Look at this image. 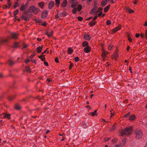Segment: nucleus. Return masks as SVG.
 Returning a JSON list of instances; mask_svg holds the SVG:
<instances>
[{"mask_svg":"<svg viewBox=\"0 0 147 147\" xmlns=\"http://www.w3.org/2000/svg\"><path fill=\"white\" fill-rule=\"evenodd\" d=\"M3 117L4 118H7L9 119H10V115L9 114L5 113L4 114Z\"/></svg>","mask_w":147,"mask_h":147,"instance_id":"obj_18","label":"nucleus"},{"mask_svg":"<svg viewBox=\"0 0 147 147\" xmlns=\"http://www.w3.org/2000/svg\"><path fill=\"white\" fill-rule=\"evenodd\" d=\"M129 49H130V47L129 46H128L127 47V51H128L129 50Z\"/></svg>","mask_w":147,"mask_h":147,"instance_id":"obj_63","label":"nucleus"},{"mask_svg":"<svg viewBox=\"0 0 147 147\" xmlns=\"http://www.w3.org/2000/svg\"><path fill=\"white\" fill-rule=\"evenodd\" d=\"M48 12L47 10H44L42 13L41 14V17L42 18H46L47 16Z\"/></svg>","mask_w":147,"mask_h":147,"instance_id":"obj_5","label":"nucleus"},{"mask_svg":"<svg viewBox=\"0 0 147 147\" xmlns=\"http://www.w3.org/2000/svg\"><path fill=\"white\" fill-rule=\"evenodd\" d=\"M102 57H106L107 56V55L109 54V52L103 49H102Z\"/></svg>","mask_w":147,"mask_h":147,"instance_id":"obj_8","label":"nucleus"},{"mask_svg":"<svg viewBox=\"0 0 147 147\" xmlns=\"http://www.w3.org/2000/svg\"><path fill=\"white\" fill-rule=\"evenodd\" d=\"M135 118V116L133 115H131L130 117L129 118V119L130 120L132 121Z\"/></svg>","mask_w":147,"mask_h":147,"instance_id":"obj_31","label":"nucleus"},{"mask_svg":"<svg viewBox=\"0 0 147 147\" xmlns=\"http://www.w3.org/2000/svg\"><path fill=\"white\" fill-rule=\"evenodd\" d=\"M15 108L17 110H19L21 109L20 106L18 104H16L15 105Z\"/></svg>","mask_w":147,"mask_h":147,"instance_id":"obj_35","label":"nucleus"},{"mask_svg":"<svg viewBox=\"0 0 147 147\" xmlns=\"http://www.w3.org/2000/svg\"><path fill=\"white\" fill-rule=\"evenodd\" d=\"M11 36L13 38H16L18 37V35L16 33H13L12 34Z\"/></svg>","mask_w":147,"mask_h":147,"instance_id":"obj_32","label":"nucleus"},{"mask_svg":"<svg viewBox=\"0 0 147 147\" xmlns=\"http://www.w3.org/2000/svg\"><path fill=\"white\" fill-rule=\"evenodd\" d=\"M130 113H129L127 114H126L124 116V118H126L127 117V116L129 115Z\"/></svg>","mask_w":147,"mask_h":147,"instance_id":"obj_48","label":"nucleus"},{"mask_svg":"<svg viewBox=\"0 0 147 147\" xmlns=\"http://www.w3.org/2000/svg\"><path fill=\"white\" fill-rule=\"evenodd\" d=\"M55 61L56 63H58L59 62L58 59L57 58H55Z\"/></svg>","mask_w":147,"mask_h":147,"instance_id":"obj_54","label":"nucleus"},{"mask_svg":"<svg viewBox=\"0 0 147 147\" xmlns=\"http://www.w3.org/2000/svg\"><path fill=\"white\" fill-rule=\"evenodd\" d=\"M97 16H96L93 18L92 20L95 21L97 19Z\"/></svg>","mask_w":147,"mask_h":147,"instance_id":"obj_51","label":"nucleus"},{"mask_svg":"<svg viewBox=\"0 0 147 147\" xmlns=\"http://www.w3.org/2000/svg\"><path fill=\"white\" fill-rule=\"evenodd\" d=\"M91 47L90 46H87L84 49V51L86 53H90L91 51Z\"/></svg>","mask_w":147,"mask_h":147,"instance_id":"obj_6","label":"nucleus"},{"mask_svg":"<svg viewBox=\"0 0 147 147\" xmlns=\"http://www.w3.org/2000/svg\"><path fill=\"white\" fill-rule=\"evenodd\" d=\"M84 39L87 40H90L91 38L90 35L87 34H84Z\"/></svg>","mask_w":147,"mask_h":147,"instance_id":"obj_9","label":"nucleus"},{"mask_svg":"<svg viewBox=\"0 0 147 147\" xmlns=\"http://www.w3.org/2000/svg\"><path fill=\"white\" fill-rule=\"evenodd\" d=\"M56 4L59 5L60 3V0H55Z\"/></svg>","mask_w":147,"mask_h":147,"instance_id":"obj_45","label":"nucleus"},{"mask_svg":"<svg viewBox=\"0 0 147 147\" xmlns=\"http://www.w3.org/2000/svg\"><path fill=\"white\" fill-rule=\"evenodd\" d=\"M27 45H24L23 47V48H27Z\"/></svg>","mask_w":147,"mask_h":147,"instance_id":"obj_61","label":"nucleus"},{"mask_svg":"<svg viewBox=\"0 0 147 147\" xmlns=\"http://www.w3.org/2000/svg\"><path fill=\"white\" fill-rule=\"evenodd\" d=\"M131 35L129 34L127 35L128 39L130 42H132V39L131 38Z\"/></svg>","mask_w":147,"mask_h":147,"instance_id":"obj_26","label":"nucleus"},{"mask_svg":"<svg viewBox=\"0 0 147 147\" xmlns=\"http://www.w3.org/2000/svg\"><path fill=\"white\" fill-rule=\"evenodd\" d=\"M134 133L135 137L138 139L141 138L143 135L142 131L139 129L134 130Z\"/></svg>","mask_w":147,"mask_h":147,"instance_id":"obj_2","label":"nucleus"},{"mask_svg":"<svg viewBox=\"0 0 147 147\" xmlns=\"http://www.w3.org/2000/svg\"><path fill=\"white\" fill-rule=\"evenodd\" d=\"M19 12V10L18 9H16L14 12V14L15 16L17 15Z\"/></svg>","mask_w":147,"mask_h":147,"instance_id":"obj_40","label":"nucleus"},{"mask_svg":"<svg viewBox=\"0 0 147 147\" xmlns=\"http://www.w3.org/2000/svg\"><path fill=\"white\" fill-rule=\"evenodd\" d=\"M19 47V46L18 43L17 42L15 43L13 45V47L14 48H17V47Z\"/></svg>","mask_w":147,"mask_h":147,"instance_id":"obj_39","label":"nucleus"},{"mask_svg":"<svg viewBox=\"0 0 147 147\" xmlns=\"http://www.w3.org/2000/svg\"><path fill=\"white\" fill-rule=\"evenodd\" d=\"M25 69L28 72H31V70L29 67H26Z\"/></svg>","mask_w":147,"mask_h":147,"instance_id":"obj_38","label":"nucleus"},{"mask_svg":"<svg viewBox=\"0 0 147 147\" xmlns=\"http://www.w3.org/2000/svg\"><path fill=\"white\" fill-rule=\"evenodd\" d=\"M76 0H70V3H74L75 2H76Z\"/></svg>","mask_w":147,"mask_h":147,"instance_id":"obj_49","label":"nucleus"},{"mask_svg":"<svg viewBox=\"0 0 147 147\" xmlns=\"http://www.w3.org/2000/svg\"><path fill=\"white\" fill-rule=\"evenodd\" d=\"M42 26H45L47 25V23L45 22H44L41 24Z\"/></svg>","mask_w":147,"mask_h":147,"instance_id":"obj_50","label":"nucleus"},{"mask_svg":"<svg viewBox=\"0 0 147 147\" xmlns=\"http://www.w3.org/2000/svg\"><path fill=\"white\" fill-rule=\"evenodd\" d=\"M108 1L107 0H103L101 2L102 5L103 6H104L106 4Z\"/></svg>","mask_w":147,"mask_h":147,"instance_id":"obj_24","label":"nucleus"},{"mask_svg":"<svg viewBox=\"0 0 147 147\" xmlns=\"http://www.w3.org/2000/svg\"><path fill=\"white\" fill-rule=\"evenodd\" d=\"M144 25V26H147V21H146L145 22Z\"/></svg>","mask_w":147,"mask_h":147,"instance_id":"obj_62","label":"nucleus"},{"mask_svg":"<svg viewBox=\"0 0 147 147\" xmlns=\"http://www.w3.org/2000/svg\"><path fill=\"white\" fill-rule=\"evenodd\" d=\"M70 64L69 65V69H71L72 68V67L73 66V64L72 63H71V62H70Z\"/></svg>","mask_w":147,"mask_h":147,"instance_id":"obj_43","label":"nucleus"},{"mask_svg":"<svg viewBox=\"0 0 147 147\" xmlns=\"http://www.w3.org/2000/svg\"><path fill=\"white\" fill-rule=\"evenodd\" d=\"M21 18L22 19L26 21L28 20V17L26 16L23 15L21 17Z\"/></svg>","mask_w":147,"mask_h":147,"instance_id":"obj_21","label":"nucleus"},{"mask_svg":"<svg viewBox=\"0 0 147 147\" xmlns=\"http://www.w3.org/2000/svg\"><path fill=\"white\" fill-rule=\"evenodd\" d=\"M53 34V32L52 31H49L47 32L46 34L47 35L48 37L50 38L52 36Z\"/></svg>","mask_w":147,"mask_h":147,"instance_id":"obj_11","label":"nucleus"},{"mask_svg":"<svg viewBox=\"0 0 147 147\" xmlns=\"http://www.w3.org/2000/svg\"><path fill=\"white\" fill-rule=\"evenodd\" d=\"M30 61L29 59H27L25 61V62H26V63H27L29 62H30Z\"/></svg>","mask_w":147,"mask_h":147,"instance_id":"obj_58","label":"nucleus"},{"mask_svg":"<svg viewBox=\"0 0 147 147\" xmlns=\"http://www.w3.org/2000/svg\"><path fill=\"white\" fill-rule=\"evenodd\" d=\"M88 125V122H83V124L82 125V127L84 128H86Z\"/></svg>","mask_w":147,"mask_h":147,"instance_id":"obj_19","label":"nucleus"},{"mask_svg":"<svg viewBox=\"0 0 147 147\" xmlns=\"http://www.w3.org/2000/svg\"><path fill=\"white\" fill-rule=\"evenodd\" d=\"M140 36L142 38H143L144 36V34H143V33H142L141 35H140Z\"/></svg>","mask_w":147,"mask_h":147,"instance_id":"obj_60","label":"nucleus"},{"mask_svg":"<svg viewBox=\"0 0 147 147\" xmlns=\"http://www.w3.org/2000/svg\"><path fill=\"white\" fill-rule=\"evenodd\" d=\"M38 5L40 8L42 9H43L44 8L43 6L45 5V3L44 2H41L39 3Z\"/></svg>","mask_w":147,"mask_h":147,"instance_id":"obj_16","label":"nucleus"},{"mask_svg":"<svg viewBox=\"0 0 147 147\" xmlns=\"http://www.w3.org/2000/svg\"><path fill=\"white\" fill-rule=\"evenodd\" d=\"M113 46L112 45H110L108 47L109 50H110L112 49Z\"/></svg>","mask_w":147,"mask_h":147,"instance_id":"obj_37","label":"nucleus"},{"mask_svg":"<svg viewBox=\"0 0 147 147\" xmlns=\"http://www.w3.org/2000/svg\"><path fill=\"white\" fill-rule=\"evenodd\" d=\"M77 19L79 21H82L83 19L80 16L78 17L77 18Z\"/></svg>","mask_w":147,"mask_h":147,"instance_id":"obj_47","label":"nucleus"},{"mask_svg":"<svg viewBox=\"0 0 147 147\" xmlns=\"http://www.w3.org/2000/svg\"><path fill=\"white\" fill-rule=\"evenodd\" d=\"M111 21L109 20H108L106 22V24L107 25H109L111 24Z\"/></svg>","mask_w":147,"mask_h":147,"instance_id":"obj_44","label":"nucleus"},{"mask_svg":"<svg viewBox=\"0 0 147 147\" xmlns=\"http://www.w3.org/2000/svg\"><path fill=\"white\" fill-rule=\"evenodd\" d=\"M44 64L47 66H48L49 65L47 61H45L44 62Z\"/></svg>","mask_w":147,"mask_h":147,"instance_id":"obj_55","label":"nucleus"},{"mask_svg":"<svg viewBox=\"0 0 147 147\" xmlns=\"http://www.w3.org/2000/svg\"><path fill=\"white\" fill-rule=\"evenodd\" d=\"M118 57V55L117 52H115L112 55V58L113 59L116 60Z\"/></svg>","mask_w":147,"mask_h":147,"instance_id":"obj_7","label":"nucleus"},{"mask_svg":"<svg viewBox=\"0 0 147 147\" xmlns=\"http://www.w3.org/2000/svg\"><path fill=\"white\" fill-rule=\"evenodd\" d=\"M46 51H47V50H45L43 52H42V55H43V54H45V53L46 52Z\"/></svg>","mask_w":147,"mask_h":147,"instance_id":"obj_64","label":"nucleus"},{"mask_svg":"<svg viewBox=\"0 0 147 147\" xmlns=\"http://www.w3.org/2000/svg\"><path fill=\"white\" fill-rule=\"evenodd\" d=\"M97 7H95L93 8L90 11V13L91 14H93L96 12L97 11Z\"/></svg>","mask_w":147,"mask_h":147,"instance_id":"obj_14","label":"nucleus"},{"mask_svg":"<svg viewBox=\"0 0 147 147\" xmlns=\"http://www.w3.org/2000/svg\"><path fill=\"white\" fill-rule=\"evenodd\" d=\"M43 46H39L37 48V52L38 53H40L42 49Z\"/></svg>","mask_w":147,"mask_h":147,"instance_id":"obj_17","label":"nucleus"},{"mask_svg":"<svg viewBox=\"0 0 147 147\" xmlns=\"http://www.w3.org/2000/svg\"><path fill=\"white\" fill-rule=\"evenodd\" d=\"M121 28V25H119L118 26L116 27L115 28L112 29L111 30V34H113L116 32L117 31L119 30Z\"/></svg>","mask_w":147,"mask_h":147,"instance_id":"obj_4","label":"nucleus"},{"mask_svg":"<svg viewBox=\"0 0 147 147\" xmlns=\"http://www.w3.org/2000/svg\"><path fill=\"white\" fill-rule=\"evenodd\" d=\"M102 12H101L100 13H99L98 14V17H100V16H101L102 15Z\"/></svg>","mask_w":147,"mask_h":147,"instance_id":"obj_53","label":"nucleus"},{"mask_svg":"<svg viewBox=\"0 0 147 147\" xmlns=\"http://www.w3.org/2000/svg\"><path fill=\"white\" fill-rule=\"evenodd\" d=\"M82 6L81 5H78L77 6V9L78 11H80L82 9Z\"/></svg>","mask_w":147,"mask_h":147,"instance_id":"obj_33","label":"nucleus"},{"mask_svg":"<svg viewBox=\"0 0 147 147\" xmlns=\"http://www.w3.org/2000/svg\"><path fill=\"white\" fill-rule=\"evenodd\" d=\"M54 3L53 1L50 2L49 4V9H51L54 6Z\"/></svg>","mask_w":147,"mask_h":147,"instance_id":"obj_12","label":"nucleus"},{"mask_svg":"<svg viewBox=\"0 0 147 147\" xmlns=\"http://www.w3.org/2000/svg\"><path fill=\"white\" fill-rule=\"evenodd\" d=\"M88 43L87 42L84 41L82 42V46L83 47H87V46H88Z\"/></svg>","mask_w":147,"mask_h":147,"instance_id":"obj_13","label":"nucleus"},{"mask_svg":"<svg viewBox=\"0 0 147 147\" xmlns=\"http://www.w3.org/2000/svg\"><path fill=\"white\" fill-rule=\"evenodd\" d=\"M31 61L32 62L34 63H36V60H35V59H34L31 60Z\"/></svg>","mask_w":147,"mask_h":147,"instance_id":"obj_52","label":"nucleus"},{"mask_svg":"<svg viewBox=\"0 0 147 147\" xmlns=\"http://www.w3.org/2000/svg\"><path fill=\"white\" fill-rule=\"evenodd\" d=\"M26 8V6L24 5H21L20 8V10L21 11H23Z\"/></svg>","mask_w":147,"mask_h":147,"instance_id":"obj_29","label":"nucleus"},{"mask_svg":"<svg viewBox=\"0 0 147 147\" xmlns=\"http://www.w3.org/2000/svg\"><path fill=\"white\" fill-rule=\"evenodd\" d=\"M78 3L77 2H75L74 3H71V7L73 8L76 7H75L77 5Z\"/></svg>","mask_w":147,"mask_h":147,"instance_id":"obj_28","label":"nucleus"},{"mask_svg":"<svg viewBox=\"0 0 147 147\" xmlns=\"http://www.w3.org/2000/svg\"><path fill=\"white\" fill-rule=\"evenodd\" d=\"M9 63L10 65H12L14 63V61L11 60H9Z\"/></svg>","mask_w":147,"mask_h":147,"instance_id":"obj_46","label":"nucleus"},{"mask_svg":"<svg viewBox=\"0 0 147 147\" xmlns=\"http://www.w3.org/2000/svg\"><path fill=\"white\" fill-rule=\"evenodd\" d=\"M38 58L40 59L42 61H44L45 60V55H41L38 56Z\"/></svg>","mask_w":147,"mask_h":147,"instance_id":"obj_20","label":"nucleus"},{"mask_svg":"<svg viewBox=\"0 0 147 147\" xmlns=\"http://www.w3.org/2000/svg\"><path fill=\"white\" fill-rule=\"evenodd\" d=\"M96 24V21L92 20L89 23V25L90 26H92L95 25Z\"/></svg>","mask_w":147,"mask_h":147,"instance_id":"obj_10","label":"nucleus"},{"mask_svg":"<svg viewBox=\"0 0 147 147\" xmlns=\"http://www.w3.org/2000/svg\"><path fill=\"white\" fill-rule=\"evenodd\" d=\"M79 60V58L78 57H76L74 58V60L76 62H78Z\"/></svg>","mask_w":147,"mask_h":147,"instance_id":"obj_41","label":"nucleus"},{"mask_svg":"<svg viewBox=\"0 0 147 147\" xmlns=\"http://www.w3.org/2000/svg\"><path fill=\"white\" fill-rule=\"evenodd\" d=\"M126 11L129 13H131L134 12V10L130 9L129 7H127L126 8Z\"/></svg>","mask_w":147,"mask_h":147,"instance_id":"obj_22","label":"nucleus"},{"mask_svg":"<svg viewBox=\"0 0 147 147\" xmlns=\"http://www.w3.org/2000/svg\"><path fill=\"white\" fill-rule=\"evenodd\" d=\"M73 52V50L70 48L68 49L67 51V53L69 54H71Z\"/></svg>","mask_w":147,"mask_h":147,"instance_id":"obj_23","label":"nucleus"},{"mask_svg":"<svg viewBox=\"0 0 147 147\" xmlns=\"http://www.w3.org/2000/svg\"><path fill=\"white\" fill-rule=\"evenodd\" d=\"M140 36V34H136V38H138Z\"/></svg>","mask_w":147,"mask_h":147,"instance_id":"obj_57","label":"nucleus"},{"mask_svg":"<svg viewBox=\"0 0 147 147\" xmlns=\"http://www.w3.org/2000/svg\"><path fill=\"white\" fill-rule=\"evenodd\" d=\"M67 13L66 11H64L60 13V15L61 16H65L67 15Z\"/></svg>","mask_w":147,"mask_h":147,"instance_id":"obj_25","label":"nucleus"},{"mask_svg":"<svg viewBox=\"0 0 147 147\" xmlns=\"http://www.w3.org/2000/svg\"><path fill=\"white\" fill-rule=\"evenodd\" d=\"M77 10L78 9H77V7L74 8L72 10L73 13L74 14H76L77 12Z\"/></svg>","mask_w":147,"mask_h":147,"instance_id":"obj_34","label":"nucleus"},{"mask_svg":"<svg viewBox=\"0 0 147 147\" xmlns=\"http://www.w3.org/2000/svg\"><path fill=\"white\" fill-rule=\"evenodd\" d=\"M133 128L132 127H129L125 128L124 129H122L119 131L121 136L124 135H129L132 132Z\"/></svg>","mask_w":147,"mask_h":147,"instance_id":"obj_1","label":"nucleus"},{"mask_svg":"<svg viewBox=\"0 0 147 147\" xmlns=\"http://www.w3.org/2000/svg\"><path fill=\"white\" fill-rule=\"evenodd\" d=\"M9 5V6L10 7L11 5V2H10V1H8V3H7Z\"/></svg>","mask_w":147,"mask_h":147,"instance_id":"obj_59","label":"nucleus"},{"mask_svg":"<svg viewBox=\"0 0 147 147\" xmlns=\"http://www.w3.org/2000/svg\"><path fill=\"white\" fill-rule=\"evenodd\" d=\"M145 36L146 38H147V29L146 30L145 33Z\"/></svg>","mask_w":147,"mask_h":147,"instance_id":"obj_56","label":"nucleus"},{"mask_svg":"<svg viewBox=\"0 0 147 147\" xmlns=\"http://www.w3.org/2000/svg\"><path fill=\"white\" fill-rule=\"evenodd\" d=\"M110 5H109L108 6H107V7H106L104 9V12L105 13H106L108 11V10L109 9L110 7Z\"/></svg>","mask_w":147,"mask_h":147,"instance_id":"obj_30","label":"nucleus"},{"mask_svg":"<svg viewBox=\"0 0 147 147\" xmlns=\"http://www.w3.org/2000/svg\"><path fill=\"white\" fill-rule=\"evenodd\" d=\"M29 11L30 13L37 14L39 12L40 9L38 8H35L34 6H32L29 8Z\"/></svg>","mask_w":147,"mask_h":147,"instance_id":"obj_3","label":"nucleus"},{"mask_svg":"<svg viewBox=\"0 0 147 147\" xmlns=\"http://www.w3.org/2000/svg\"><path fill=\"white\" fill-rule=\"evenodd\" d=\"M20 4L18 2H16L14 6L13 7L14 8H16L17 7L19 6Z\"/></svg>","mask_w":147,"mask_h":147,"instance_id":"obj_36","label":"nucleus"},{"mask_svg":"<svg viewBox=\"0 0 147 147\" xmlns=\"http://www.w3.org/2000/svg\"><path fill=\"white\" fill-rule=\"evenodd\" d=\"M36 55V53H34L32 55H31L30 56V59H32Z\"/></svg>","mask_w":147,"mask_h":147,"instance_id":"obj_42","label":"nucleus"},{"mask_svg":"<svg viewBox=\"0 0 147 147\" xmlns=\"http://www.w3.org/2000/svg\"><path fill=\"white\" fill-rule=\"evenodd\" d=\"M67 4V2L66 0H64L63 2L61 5V7H65Z\"/></svg>","mask_w":147,"mask_h":147,"instance_id":"obj_15","label":"nucleus"},{"mask_svg":"<svg viewBox=\"0 0 147 147\" xmlns=\"http://www.w3.org/2000/svg\"><path fill=\"white\" fill-rule=\"evenodd\" d=\"M97 110H95L93 112H91L89 113V115H91L92 116H94L96 115V113Z\"/></svg>","mask_w":147,"mask_h":147,"instance_id":"obj_27","label":"nucleus"}]
</instances>
